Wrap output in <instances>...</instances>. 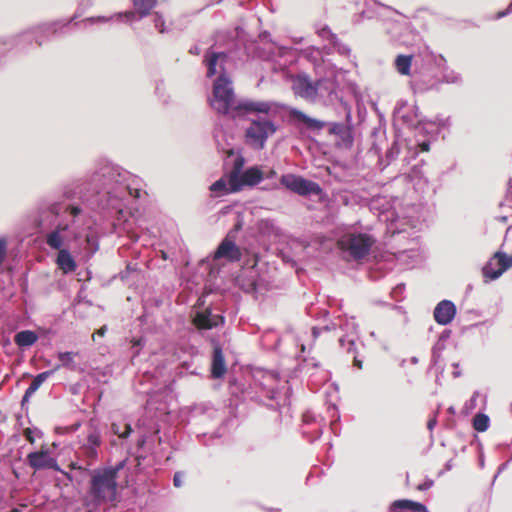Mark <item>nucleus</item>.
I'll return each instance as SVG.
<instances>
[{"label": "nucleus", "instance_id": "2f4dec72", "mask_svg": "<svg viewBox=\"0 0 512 512\" xmlns=\"http://www.w3.org/2000/svg\"><path fill=\"white\" fill-rule=\"evenodd\" d=\"M111 431L115 435H118L120 438H126V437H128V423H125L123 425L122 429H121V427L118 424L112 423L111 424Z\"/></svg>", "mask_w": 512, "mask_h": 512}, {"label": "nucleus", "instance_id": "9d476101", "mask_svg": "<svg viewBox=\"0 0 512 512\" xmlns=\"http://www.w3.org/2000/svg\"><path fill=\"white\" fill-rule=\"evenodd\" d=\"M511 267L512 260L509 261L508 256L504 252L497 251L483 267V275L486 278L495 280Z\"/></svg>", "mask_w": 512, "mask_h": 512}, {"label": "nucleus", "instance_id": "8fccbe9b", "mask_svg": "<svg viewBox=\"0 0 512 512\" xmlns=\"http://www.w3.org/2000/svg\"><path fill=\"white\" fill-rule=\"evenodd\" d=\"M275 175V171L271 170L269 174L267 175L268 178L273 177Z\"/></svg>", "mask_w": 512, "mask_h": 512}, {"label": "nucleus", "instance_id": "a19ab883", "mask_svg": "<svg viewBox=\"0 0 512 512\" xmlns=\"http://www.w3.org/2000/svg\"><path fill=\"white\" fill-rule=\"evenodd\" d=\"M50 211H51V213L56 215L58 213V206L56 204L51 205Z\"/></svg>", "mask_w": 512, "mask_h": 512}, {"label": "nucleus", "instance_id": "9b49d317", "mask_svg": "<svg viewBox=\"0 0 512 512\" xmlns=\"http://www.w3.org/2000/svg\"><path fill=\"white\" fill-rule=\"evenodd\" d=\"M319 82H312L307 76H297L293 79L292 90L295 95L309 101H314L318 95Z\"/></svg>", "mask_w": 512, "mask_h": 512}, {"label": "nucleus", "instance_id": "ea45409f", "mask_svg": "<svg viewBox=\"0 0 512 512\" xmlns=\"http://www.w3.org/2000/svg\"><path fill=\"white\" fill-rule=\"evenodd\" d=\"M419 146L423 152H428L430 149V144L428 142H422Z\"/></svg>", "mask_w": 512, "mask_h": 512}, {"label": "nucleus", "instance_id": "37998d69", "mask_svg": "<svg viewBox=\"0 0 512 512\" xmlns=\"http://www.w3.org/2000/svg\"><path fill=\"white\" fill-rule=\"evenodd\" d=\"M435 424H436V421H435V420H430V421L428 422V424H427L428 429H429V430H432V429H433V427L435 426Z\"/></svg>", "mask_w": 512, "mask_h": 512}, {"label": "nucleus", "instance_id": "6ab92c4d", "mask_svg": "<svg viewBox=\"0 0 512 512\" xmlns=\"http://www.w3.org/2000/svg\"><path fill=\"white\" fill-rule=\"evenodd\" d=\"M69 229L68 224H58L53 231L47 234L46 236V244L55 250H62L61 247L63 245V239L61 237L62 231H67Z\"/></svg>", "mask_w": 512, "mask_h": 512}, {"label": "nucleus", "instance_id": "a878e982", "mask_svg": "<svg viewBox=\"0 0 512 512\" xmlns=\"http://www.w3.org/2000/svg\"><path fill=\"white\" fill-rule=\"evenodd\" d=\"M85 242V249L87 251V254L90 256L94 255L96 251L99 249V237L97 233L93 231H89L88 233H86Z\"/></svg>", "mask_w": 512, "mask_h": 512}, {"label": "nucleus", "instance_id": "72a5a7b5", "mask_svg": "<svg viewBox=\"0 0 512 512\" xmlns=\"http://www.w3.org/2000/svg\"><path fill=\"white\" fill-rule=\"evenodd\" d=\"M182 477H183L182 472L175 473L174 478H173V484L175 487L179 488L182 486Z\"/></svg>", "mask_w": 512, "mask_h": 512}, {"label": "nucleus", "instance_id": "f704fd0d", "mask_svg": "<svg viewBox=\"0 0 512 512\" xmlns=\"http://www.w3.org/2000/svg\"><path fill=\"white\" fill-rule=\"evenodd\" d=\"M31 398V395H29L28 393H24L23 397H22V400H21V408L22 410H25L26 412L28 411V402Z\"/></svg>", "mask_w": 512, "mask_h": 512}, {"label": "nucleus", "instance_id": "f257e3e1", "mask_svg": "<svg viewBox=\"0 0 512 512\" xmlns=\"http://www.w3.org/2000/svg\"><path fill=\"white\" fill-rule=\"evenodd\" d=\"M127 179L125 169L107 159H100L93 172L75 181L73 190H65L64 195H78L91 210L114 218V232L122 235L127 233Z\"/></svg>", "mask_w": 512, "mask_h": 512}, {"label": "nucleus", "instance_id": "4468645a", "mask_svg": "<svg viewBox=\"0 0 512 512\" xmlns=\"http://www.w3.org/2000/svg\"><path fill=\"white\" fill-rule=\"evenodd\" d=\"M456 315V307L449 300H442L434 309V319L440 325H447L454 319Z\"/></svg>", "mask_w": 512, "mask_h": 512}, {"label": "nucleus", "instance_id": "7c9ffc66", "mask_svg": "<svg viewBox=\"0 0 512 512\" xmlns=\"http://www.w3.org/2000/svg\"><path fill=\"white\" fill-rule=\"evenodd\" d=\"M24 437L26 438V440L28 442H30L31 444H33L35 442V435L38 436V437H41L43 435V433L41 432V430H39L38 428H26L24 430Z\"/></svg>", "mask_w": 512, "mask_h": 512}, {"label": "nucleus", "instance_id": "0eeeda50", "mask_svg": "<svg viewBox=\"0 0 512 512\" xmlns=\"http://www.w3.org/2000/svg\"><path fill=\"white\" fill-rule=\"evenodd\" d=\"M374 244L375 239L366 233L346 234L337 242L338 247L355 260L366 257Z\"/></svg>", "mask_w": 512, "mask_h": 512}, {"label": "nucleus", "instance_id": "5fc2aeb1", "mask_svg": "<svg viewBox=\"0 0 512 512\" xmlns=\"http://www.w3.org/2000/svg\"><path fill=\"white\" fill-rule=\"evenodd\" d=\"M508 260L511 261L512 260V255L511 256H508Z\"/></svg>", "mask_w": 512, "mask_h": 512}, {"label": "nucleus", "instance_id": "f03ea898", "mask_svg": "<svg viewBox=\"0 0 512 512\" xmlns=\"http://www.w3.org/2000/svg\"><path fill=\"white\" fill-rule=\"evenodd\" d=\"M210 105L218 114L233 119L250 113L268 114L272 109L267 101L236 100L232 81L226 74H220L214 81Z\"/></svg>", "mask_w": 512, "mask_h": 512}, {"label": "nucleus", "instance_id": "20e7f679", "mask_svg": "<svg viewBox=\"0 0 512 512\" xmlns=\"http://www.w3.org/2000/svg\"><path fill=\"white\" fill-rule=\"evenodd\" d=\"M68 24L69 22L64 25H60L59 22L44 23L37 27L24 31L17 36H13L7 39H0V57H2L6 52L11 50L13 47L18 48L19 50H25L27 46L31 45L33 42H35L37 46H41L43 44V40L40 37H38V34H45L47 38L50 40Z\"/></svg>", "mask_w": 512, "mask_h": 512}, {"label": "nucleus", "instance_id": "a18cd8bd", "mask_svg": "<svg viewBox=\"0 0 512 512\" xmlns=\"http://www.w3.org/2000/svg\"><path fill=\"white\" fill-rule=\"evenodd\" d=\"M129 239H130V242H131V241H137L138 236H137V235H134L133 233H131V232H130Z\"/></svg>", "mask_w": 512, "mask_h": 512}, {"label": "nucleus", "instance_id": "412c9836", "mask_svg": "<svg viewBox=\"0 0 512 512\" xmlns=\"http://www.w3.org/2000/svg\"><path fill=\"white\" fill-rule=\"evenodd\" d=\"M56 263L58 267L66 274L75 271L77 267L74 258L67 249H62L58 252Z\"/></svg>", "mask_w": 512, "mask_h": 512}, {"label": "nucleus", "instance_id": "4c0bfd02", "mask_svg": "<svg viewBox=\"0 0 512 512\" xmlns=\"http://www.w3.org/2000/svg\"><path fill=\"white\" fill-rule=\"evenodd\" d=\"M511 12H512V2L509 4V6L507 7L506 10L501 11V12L498 13L497 18L504 17V16L508 15Z\"/></svg>", "mask_w": 512, "mask_h": 512}, {"label": "nucleus", "instance_id": "bb28decb", "mask_svg": "<svg viewBox=\"0 0 512 512\" xmlns=\"http://www.w3.org/2000/svg\"><path fill=\"white\" fill-rule=\"evenodd\" d=\"M412 63V56L399 55L395 60V67L402 75H409Z\"/></svg>", "mask_w": 512, "mask_h": 512}, {"label": "nucleus", "instance_id": "a211bd4d", "mask_svg": "<svg viewBox=\"0 0 512 512\" xmlns=\"http://www.w3.org/2000/svg\"><path fill=\"white\" fill-rule=\"evenodd\" d=\"M226 373L225 358L220 346L214 347L211 374L213 378H221Z\"/></svg>", "mask_w": 512, "mask_h": 512}, {"label": "nucleus", "instance_id": "7ed1b4c3", "mask_svg": "<svg viewBox=\"0 0 512 512\" xmlns=\"http://www.w3.org/2000/svg\"><path fill=\"white\" fill-rule=\"evenodd\" d=\"M128 462V456L115 466L89 470L72 463V469H78L90 475V486L88 495L95 505L105 503H116L120 501L119 487L117 482L118 473Z\"/></svg>", "mask_w": 512, "mask_h": 512}, {"label": "nucleus", "instance_id": "de8ad7c7", "mask_svg": "<svg viewBox=\"0 0 512 512\" xmlns=\"http://www.w3.org/2000/svg\"><path fill=\"white\" fill-rule=\"evenodd\" d=\"M38 37L43 40V43L49 40L45 34H38Z\"/></svg>", "mask_w": 512, "mask_h": 512}, {"label": "nucleus", "instance_id": "aec40b11", "mask_svg": "<svg viewBox=\"0 0 512 512\" xmlns=\"http://www.w3.org/2000/svg\"><path fill=\"white\" fill-rule=\"evenodd\" d=\"M38 334L33 330H22L14 335V342L19 348H28L38 341Z\"/></svg>", "mask_w": 512, "mask_h": 512}, {"label": "nucleus", "instance_id": "864d4df0", "mask_svg": "<svg viewBox=\"0 0 512 512\" xmlns=\"http://www.w3.org/2000/svg\"><path fill=\"white\" fill-rule=\"evenodd\" d=\"M128 268H129V265H128V263H126L125 270L122 272V274H123L124 272L128 271Z\"/></svg>", "mask_w": 512, "mask_h": 512}, {"label": "nucleus", "instance_id": "ddd939ff", "mask_svg": "<svg viewBox=\"0 0 512 512\" xmlns=\"http://www.w3.org/2000/svg\"><path fill=\"white\" fill-rule=\"evenodd\" d=\"M242 253L240 248L230 239L222 240L214 253V259H227L230 262H237L241 259Z\"/></svg>", "mask_w": 512, "mask_h": 512}, {"label": "nucleus", "instance_id": "58836bf2", "mask_svg": "<svg viewBox=\"0 0 512 512\" xmlns=\"http://www.w3.org/2000/svg\"><path fill=\"white\" fill-rule=\"evenodd\" d=\"M341 125L340 124H333V126L331 127L330 129V133L331 134H337L339 133L340 129H341Z\"/></svg>", "mask_w": 512, "mask_h": 512}, {"label": "nucleus", "instance_id": "79ce46f5", "mask_svg": "<svg viewBox=\"0 0 512 512\" xmlns=\"http://www.w3.org/2000/svg\"><path fill=\"white\" fill-rule=\"evenodd\" d=\"M107 331V327L106 326H103L101 327L98 331H97V334L100 335V336H104L105 332Z\"/></svg>", "mask_w": 512, "mask_h": 512}, {"label": "nucleus", "instance_id": "e433bc0d", "mask_svg": "<svg viewBox=\"0 0 512 512\" xmlns=\"http://www.w3.org/2000/svg\"><path fill=\"white\" fill-rule=\"evenodd\" d=\"M92 1L93 0H82L78 6V10L81 9L82 11H84L90 8L92 6Z\"/></svg>", "mask_w": 512, "mask_h": 512}, {"label": "nucleus", "instance_id": "f3484780", "mask_svg": "<svg viewBox=\"0 0 512 512\" xmlns=\"http://www.w3.org/2000/svg\"><path fill=\"white\" fill-rule=\"evenodd\" d=\"M391 511L398 512H428L425 505L408 499H399L392 502L390 506Z\"/></svg>", "mask_w": 512, "mask_h": 512}, {"label": "nucleus", "instance_id": "f8f14e48", "mask_svg": "<svg viewBox=\"0 0 512 512\" xmlns=\"http://www.w3.org/2000/svg\"><path fill=\"white\" fill-rule=\"evenodd\" d=\"M228 59V56L224 52H212L207 51L204 56V63L207 66V77H212L218 72L220 74H226L224 65Z\"/></svg>", "mask_w": 512, "mask_h": 512}, {"label": "nucleus", "instance_id": "09e8293b", "mask_svg": "<svg viewBox=\"0 0 512 512\" xmlns=\"http://www.w3.org/2000/svg\"><path fill=\"white\" fill-rule=\"evenodd\" d=\"M134 196H135L136 198H139V197H140V190L135 189V194H134Z\"/></svg>", "mask_w": 512, "mask_h": 512}, {"label": "nucleus", "instance_id": "cd10ccee", "mask_svg": "<svg viewBox=\"0 0 512 512\" xmlns=\"http://www.w3.org/2000/svg\"><path fill=\"white\" fill-rule=\"evenodd\" d=\"M110 20H116L120 22H127L128 21V11L122 12V13H116L110 17L105 16H97V17H90L87 18L86 21L90 22L91 24L94 23H104L108 22Z\"/></svg>", "mask_w": 512, "mask_h": 512}, {"label": "nucleus", "instance_id": "6e6552de", "mask_svg": "<svg viewBox=\"0 0 512 512\" xmlns=\"http://www.w3.org/2000/svg\"><path fill=\"white\" fill-rule=\"evenodd\" d=\"M27 464L35 471L50 469L57 472H62L71 480L69 473L61 470L57 460L50 455L48 448L43 445L39 451L30 452L26 457Z\"/></svg>", "mask_w": 512, "mask_h": 512}, {"label": "nucleus", "instance_id": "2eb2a0df", "mask_svg": "<svg viewBox=\"0 0 512 512\" xmlns=\"http://www.w3.org/2000/svg\"><path fill=\"white\" fill-rule=\"evenodd\" d=\"M224 322V318L220 315H212L210 310L197 312L193 323L198 329H212Z\"/></svg>", "mask_w": 512, "mask_h": 512}, {"label": "nucleus", "instance_id": "393cba45", "mask_svg": "<svg viewBox=\"0 0 512 512\" xmlns=\"http://www.w3.org/2000/svg\"><path fill=\"white\" fill-rule=\"evenodd\" d=\"M77 354L78 353H74V352H70V351L59 352L57 354V358L59 359L61 364L57 365L54 370L59 369L61 366L65 367V368H68L70 370H75L76 364L74 362V356H76Z\"/></svg>", "mask_w": 512, "mask_h": 512}, {"label": "nucleus", "instance_id": "473e14b6", "mask_svg": "<svg viewBox=\"0 0 512 512\" xmlns=\"http://www.w3.org/2000/svg\"><path fill=\"white\" fill-rule=\"evenodd\" d=\"M7 242L5 238H0V264L4 261L6 256Z\"/></svg>", "mask_w": 512, "mask_h": 512}, {"label": "nucleus", "instance_id": "3c124183", "mask_svg": "<svg viewBox=\"0 0 512 512\" xmlns=\"http://www.w3.org/2000/svg\"><path fill=\"white\" fill-rule=\"evenodd\" d=\"M312 332H313V335H314L315 337H317V336H318V330H317V328H313V331H312Z\"/></svg>", "mask_w": 512, "mask_h": 512}, {"label": "nucleus", "instance_id": "1a4fd4ad", "mask_svg": "<svg viewBox=\"0 0 512 512\" xmlns=\"http://www.w3.org/2000/svg\"><path fill=\"white\" fill-rule=\"evenodd\" d=\"M280 182L287 189L301 196L319 195L322 192L319 184L292 174L283 175Z\"/></svg>", "mask_w": 512, "mask_h": 512}, {"label": "nucleus", "instance_id": "c756f323", "mask_svg": "<svg viewBox=\"0 0 512 512\" xmlns=\"http://www.w3.org/2000/svg\"><path fill=\"white\" fill-rule=\"evenodd\" d=\"M101 443L100 434L97 431H93L87 436V444L91 454H96V447Z\"/></svg>", "mask_w": 512, "mask_h": 512}, {"label": "nucleus", "instance_id": "dca6fc26", "mask_svg": "<svg viewBox=\"0 0 512 512\" xmlns=\"http://www.w3.org/2000/svg\"><path fill=\"white\" fill-rule=\"evenodd\" d=\"M289 116L295 120L302 122L306 128L312 131H321L325 127V122L314 119L306 115L300 110L291 109L289 111Z\"/></svg>", "mask_w": 512, "mask_h": 512}, {"label": "nucleus", "instance_id": "603ef678", "mask_svg": "<svg viewBox=\"0 0 512 512\" xmlns=\"http://www.w3.org/2000/svg\"><path fill=\"white\" fill-rule=\"evenodd\" d=\"M234 154V151L232 149L228 150L227 151V155L228 156H232Z\"/></svg>", "mask_w": 512, "mask_h": 512}, {"label": "nucleus", "instance_id": "c85d7f7f", "mask_svg": "<svg viewBox=\"0 0 512 512\" xmlns=\"http://www.w3.org/2000/svg\"><path fill=\"white\" fill-rule=\"evenodd\" d=\"M489 417L486 414L478 413L473 418V428L478 432H484L489 427Z\"/></svg>", "mask_w": 512, "mask_h": 512}, {"label": "nucleus", "instance_id": "4be33fe9", "mask_svg": "<svg viewBox=\"0 0 512 512\" xmlns=\"http://www.w3.org/2000/svg\"><path fill=\"white\" fill-rule=\"evenodd\" d=\"M210 191L216 196H223L230 193H236L237 191L232 190V184L228 181V174L225 177L215 181L210 187Z\"/></svg>", "mask_w": 512, "mask_h": 512}, {"label": "nucleus", "instance_id": "c9c22d12", "mask_svg": "<svg viewBox=\"0 0 512 512\" xmlns=\"http://www.w3.org/2000/svg\"><path fill=\"white\" fill-rule=\"evenodd\" d=\"M67 210L74 217L78 216L81 213V208L79 206H76V205H70L67 208Z\"/></svg>", "mask_w": 512, "mask_h": 512}, {"label": "nucleus", "instance_id": "5701e85b", "mask_svg": "<svg viewBox=\"0 0 512 512\" xmlns=\"http://www.w3.org/2000/svg\"><path fill=\"white\" fill-rule=\"evenodd\" d=\"M157 0H134V12L139 17L146 16L150 13L152 8L155 6ZM132 12H130V17Z\"/></svg>", "mask_w": 512, "mask_h": 512}, {"label": "nucleus", "instance_id": "423d86ee", "mask_svg": "<svg viewBox=\"0 0 512 512\" xmlns=\"http://www.w3.org/2000/svg\"><path fill=\"white\" fill-rule=\"evenodd\" d=\"M276 131L277 126L273 121L267 118L253 119L245 130V143L254 149L262 150L267 139Z\"/></svg>", "mask_w": 512, "mask_h": 512}, {"label": "nucleus", "instance_id": "39448f33", "mask_svg": "<svg viewBox=\"0 0 512 512\" xmlns=\"http://www.w3.org/2000/svg\"><path fill=\"white\" fill-rule=\"evenodd\" d=\"M245 164V158L238 155L232 165L231 171L228 173V181L232 184V190L241 191L245 186H255L259 184L264 174L258 166H253L242 172Z\"/></svg>", "mask_w": 512, "mask_h": 512}, {"label": "nucleus", "instance_id": "49530a36", "mask_svg": "<svg viewBox=\"0 0 512 512\" xmlns=\"http://www.w3.org/2000/svg\"><path fill=\"white\" fill-rule=\"evenodd\" d=\"M354 365L357 366L359 369L362 368V362L357 359H354Z\"/></svg>", "mask_w": 512, "mask_h": 512}, {"label": "nucleus", "instance_id": "b1692460", "mask_svg": "<svg viewBox=\"0 0 512 512\" xmlns=\"http://www.w3.org/2000/svg\"><path fill=\"white\" fill-rule=\"evenodd\" d=\"M53 372L54 370H48L36 375L25 392L32 396L40 388L43 382L53 374Z\"/></svg>", "mask_w": 512, "mask_h": 512}, {"label": "nucleus", "instance_id": "c03bdc74", "mask_svg": "<svg viewBox=\"0 0 512 512\" xmlns=\"http://www.w3.org/2000/svg\"><path fill=\"white\" fill-rule=\"evenodd\" d=\"M430 486H431V483H429V484H424V485H420V486H418V489H419V490H424V489H428Z\"/></svg>", "mask_w": 512, "mask_h": 512}]
</instances>
